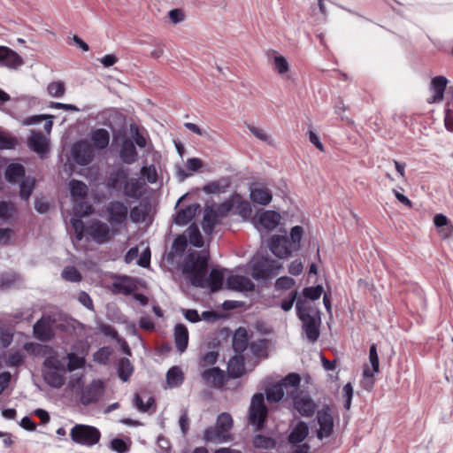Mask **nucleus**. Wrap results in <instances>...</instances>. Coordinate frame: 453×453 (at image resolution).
<instances>
[{"mask_svg":"<svg viewBox=\"0 0 453 453\" xmlns=\"http://www.w3.org/2000/svg\"><path fill=\"white\" fill-rule=\"evenodd\" d=\"M209 257L205 252H188L183 261L182 272L186 274L191 284L196 288H205V276L208 273Z\"/></svg>","mask_w":453,"mask_h":453,"instance_id":"obj_1","label":"nucleus"},{"mask_svg":"<svg viewBox=\"0 0 453 453\" xmlns=\"http://www.w3.org/2000/svg\"><path fill=\"white\" fill-rule=\"evenodd\" d=\"M233 426V418L230 414L223 412L218 416L214 427L205 429L203 440L207 442H222L230 439L229 431Z\"/></svg>","mask_w":453,"mask_h":453,"instance_id":"obj_2","label":"nucleus"},{"mask_svg":"<svg viewBox=\"0 0 453 453\" xmlns=\"http://www.w3.org/2000/svg\"><path fill=\"white\" fill-rule=\"evenodd\" d=\"M70 436L75 443L93 446L99 441L101 434L95 426L78 424L71 429Z\"/></svg>","mask_w":453,"mask_h":453,"instance_id":"obj_3","label":"nucleus"},{"mask_svg":"<svg viewBox=\"0 0 453 453\" xmlns=\"http://www.w3.org/2000/svg\"><path fill=\"white\" fill-rule=\"evenodd\" d=\"M280 264L270 257H261L252 265L251 276L253 279L268 280L278 274Z\"/></svg>","mask_w":453,"mask_h":453,"instance_id":"obj_4","label":"nucleus"},{"mask_svg":"<svg viewBox=\"0 0 453 453\" xmlns=\"http://www.w3.org/2000/svg\"><path fill=\"white\" fill-rule=\"evenodd\" d=\"M268 414L267 407L265 404V398L262 393H256L251 399L249 410V421L257 429L261 428Z\"/></svg>","mask_w":453,"mask_h":453,"instance_id":"obj_5","label":"nucleus"},{"mask_svg":"<svg viewBox=\"0 0 453 453\" xmlns=\"http://www.w3.org/2000/svg\"><path fill=\"white\" fill-rule=\"evenodd\" d=\"M105 390L104 383L101 380H94L84 387L81 392L80 402L88 406L97 403Z\"/></svg>","mask_w":453,"mask_h":453,"instance_id":"obj_6","label":"nucleus"},{"mask_svg":"<svg viewBox=\"0 0 453 453\" xmlns=\"http://www.w3.org/2000/svg\"><path fill=\"white\" fill-rule=\"evenodd\" d=\"M317 421L319 428L317 430V437L319 440L330 437L334 433V418L330 407L325 405L317 411Z\"/></svg>","mask_w":453,"mask_h":453,"instance_id":"obj_7","label":"nucleus"},{"mask_svg":"<svg viewBox=\"0 0 453 453\" xmlns=\"http://www.w3.org/2000/svg\"><path fill=\"white\" fill-rule=\"evenodd\" d=\"M71 154L75 163L88 165L93 160L94 150L87 141L81 140L73 144Z\"/></svg>","mask_w":453,"mask_h":453,"instance_id":"obj_8","label":"nucleus"},{"mask_svg":"<svg viewBox=\"0 0 453 453\" xmlns=\"http://www.w3.org/2000/svg\"><path fill=\"white\" fill-rule=\"evenodd\" d=\"M88 234L96 242L102 244L111 241L112 234L109 226L100 220H95L87 227Z\"/></svg>","mask_w":453,"mask_h":453,"instance_id":"obj_9","label":"nucleus"},{"mask_svg":"<svg viewBox=\"0 0 453 453\" xmlns=\"http://www.w3.org/2000/svg\"><path fill=\"white\" fill-rule=\"evenodd\" d=\"M108 220L111 224H123L128 215L127 206L121 201L114 200L110 202L106 206Z\"/></svg>","mask_w":453,"mask_h":453,"instance_id":"obj_10","label":"nucleus"},{"mask_svg":"<svg viewBox=\"0 0 453 453\" xmlns=\"http://www.w3.org/2000/svg\"><path fill=\"white\" fill-rule=\"evenodd\" d=\"M290 399L294 409L303 417L309 418L315 413L317 404L311 396L298 394Z\"/></svg>","mask_w":453,"mask_h":453,"instance_id":"obj_11","label":"nucleus"},{"mask_svg":"<svg viewBox=\"0 0 453 453\" xmlns=\"http://www.w3.org/2000/svg\"><path fill=\"white\" fill-rule=\"evenodd\" d=\"M300 320L303 323V330L310 342L313 343L317 342L319 337V316L305 314L303 319H301Z\"/></svg>","mask_w":453,"mask_h":453,"instance_id":"obj_12","label":"nucleus"},{"mask_svg":"<svg viewBox=\"0 0 453 453\" xmlns=\"http://www.w3.org/2000/svg\"><path fill=\"white\" fill-rule=\"evenodd\" d=\"M52 323L50 316L42 317L33 326L35 337L42 342L50 341L54 336Z\"/></svg>","mask_w":453,"mask_h":453,"instance_id":"obj_13","label":"nucleus"},{"mask_svg":"<svg viewBox=\"0 0 453 453\" xmlns=\"http://www.w3.org/2000/svg\"><path fill=\"white\" fill-rule=\"evenodd\" d=\"M269 249L279 258H286L291 254V244L287 236L273 235L270 239Z\"/></svg>","mask_w":453,"mask_h":453,"instance_id":"obj_14","label":"nucleus"},{"mask_svg":"<svg viewBox=\"0 0 453 453\" xmlns=\"http://www.w3.org/2000/svg\"><path fill=\"white\" fill-rule=\"evenodd\" d=\"M205 385L210 388H222L226 382V376L223 370L219 367H212L204 370L201 373Z\"/></svg>","mask_w":453,"mask_h":453,"instance_id":"obj_15","label":"nucleus"},{"mask_svg":"<svg viewBox=\"0 0 453 453\" xmlns=\"http://www.w3.org/2000/svg\"><path fill=\"white\" fill-rule=\"evenodd\" d=\"M448 82V79L442 75L435 76L431 80L430 89L434 94L427 99L428 104H438L443 101Z\"/></svg>","mask_w":453,"mask_h":453,"instance_id":"obj_16","label":"nucleus"},{"mask_svg":"<svg viewBox=\"0 0 453 453\" xmlns=\"http://www.w3.org/2000/svg\"><path fill=\"white\" fill-rule=\"evenodd\" d=\"M28 147L42 158L49 152V140L41 132H33L27 140Z\"/></svg>","mask_w":453,"mask_h":453,"instance_id":"obj_17","label":"nucleus"},{"mask_svg":"<svg viewBox=\"0 0 453 453\" xmlns=\"http://www.w3.org/2000/svg\"><path fill=\"white\" fill-rule=\"evenodd\" d=\"M23 64L22 58L14 50L5 46H0V65L17 68Z\"/></svg>","mask_w":453,"mask_h":453,"instance_id":"obj_18","label":"nucleus"},{"mask_svg":"<svg viewBox=\"0 0 453 453\" xmlns=\"http://www.w3.org/2000/svg\"><path fill=\"white\" fill-rule=\"evenodd\" d=\"M226 287L237 291H252L255 288V284L248 277L235 274L230 275L226 279Z\"/></svg>","mask_w":453,"mask_h":453,"instance_id":"obj_19","label":"nucleus"},{"mask_svg":"<svg viewBox=\"0 0 453 453\" xmlns=\"http://www.w3.org/2000/svg\"><path fill=\"white\" fill-rule=\"evenodd\" d=\"M119 157L123 163L127 165L134 164L137 160L138 154L131 139L127 137L123 139L119 150Z\"/></svg>","mask_w":453,"mask_h":453,"instance_id":"obj_20","label":"nucleus"},{"mask_svg":"<svg viewBox=\"0 0 453 453\" xmlns=\"http://www.w3.org/2000/svg\"><path fill=\"white\" fill-rule=\"evenodd\" d=\"M286 391V398L290 399L299 394L298 389L301 383V377L297 373H289L280 381Z\"/></svg>","mask_w":453,"mask_h":453,"instance_id":"obj_21","label":"nucleus"},{"mask_svg":"<svg viewBox=\"0 0 453 453\" xmlns=\"http://www.w3.org/2000/svg\"><path fill=\"white\" fill-rule=\"evenodd\" d=\"M42 374L47 385L53 388H60L65 384V372L55 369H42Z\"/></svg>","mask_w":453,"mask_h":453,"instance_id":"obj_22","label":"nucleus"},{"mask_svg":"<svg viewBox=\"0 0 453 453\" xmlns=\"http://www.w3.org/2000/svg\"><path fill=\"white\" fill-rule=\"evenodd\" d=\"M199 209L200 204L194 203L184 209L179 210L176 213L173 222L178 226L187 225L194 219Z\"/></svg>","mask_w":453,"mask_h":453,"instance_id":"obj_23","label":"nucleus"},{"mask_svg":"<svg viewBox=\"0 0 453 453\" xmlns=\"http://www.w3.org/2000/svg\"><path fill=\"white\" fill-rule=\"evenodd\" d=\"M123 194L129 198L140 199L143 195V183L138 179L127 178L123 187Z\"/></svg>","mask_w":453,"mask_h":453,"instance_id":"obj_24","label":"nucleus"},{"mask_svg":"<svg viewBox=\"0 0 453 453\" xmlns=\"http://www.w3.org/2000/svg\"><path fill=\"white\" fill-rule=\"evenodd\" d=\"M206 285L211 292H217L222 288L224 281L223 271L219 268H212L209 275L205 276Z\"/></svg>","mask_w":453,"mask_h":453,"instance_id":"obj_25","label":"nucleus"},{"mask_svg":"<svg viewBox=\"0 0 453 453\" xmlns=\"http://www.w3.org/2000/svg\"><path fill=\"white\" fill-rule=\"evenodd\" d=\"M219 213L212 207L207 206L204 209L202 223L203 230L206 234H211L219 222Z\"/></svg>","mask_w":453,"mask_h":453,"instance_id":"obj_26","label":"nucleus"},{"mask_svg":"<svg viewBox=\"0 0 453 453\" xmlns=\"http://www.w3.org/2000/svg\"><path fill=\"white\" fill-rule=\"evenodd\" d=\"M174 342L177 349L182 353L188 344V331L185 325L177 324L174 327Z\"/></svg>","mask_w":453,"mask_h":453,"instance_id":"obj_27","label":"nucleus"},{"mask_svg":"<svg viewBox=\"0 0 453 453\" xmlns=\"http://www.w3.org/2000/svg\"><path fill=\"white\" fill-rule=\"evenodd\" d=\"M273 198L272 192L263 187H252L250 188V199L253 203L266 205Z\"/></svg>","mask_w":453,"mask_h":453,"instance_id":"obj_28","label":"nucleus"},{"mask_svg":"<svg viewBox=\"0 0 453 453\" xmlns=\"http://www.w3.org/2000/svg\"><path fill=\"white\" fill-rule=\"evenodd\" d=\"M188 247V240L186 234L178 235L171 247V250L168 253V259L173 260L175 257H180L183 255L184 251Z\"/></svg>","mask_w":453,"mask_h":453,"instance_id":"obj_29","label":"nucleus"},{"mask_svg":"<svg viewBox=\"0 0 453 453\" xmlns=\"http://www.w3.org/2000/svg\"><path fill=\"white\" fill-rule=\"evenodd\" d=\"M42 369H55L65 372L64 359L59 358L58 354L52 349H50L42 363Z\"/></svg>","mask_w":453,"mask_h":453,"instance_id":"obj_30","label":"nucleus"},{"mask_svg":"<svg viewBox=\"0 0 453 453\" xmlns=\"http://www.w3.org/2000/svg\"><path fill=\"white\" fill-rule=\"evenodd\" d=\"M309 427L304 421H299L288 435L290 444L301 443L308 435Z\"/></svg>","mask_w":453,"mask_h":453,"instance_id":"obj_31","label":"nucleus"},{"mask_svg":"<svg viewBox=\"0 0 453 453\" xmlns=\"http://www.w3.org/2000/svg\"><path fill=\"white\" fill-rule=\"evenodd\" d=\"M127 178L128 173L127 170L122 168L118 169L110 174L106 186L110 189H119L122 185H125Z\"/></svg>","mask_w":453,"mask_h":453,"instance_id":"obj_32","label":"nucleus"},{"mask_svg":"<svg viewBox=\"0 0 453 453\" xmlns=\"http://www.w3.org/2000/svg\"><path fill=\"white\" fill-rule=\"evenodd\" d=\"M280 220V213L274 211H265L259 216L260 225L267 230L274 229L279 225Z\"/></svg>","mask_w":453,"mask_h":453,"instance_id":"obj_33","label":"nucleus"},{"mask_svg":"<svg viewBox=\"0 0 453 453\" xmlns=\"http://www.w3.org/2000/svg\"><path fill=\"white\" fill-rule=\"evenodd\" d=\"M244 372V359L242 356H234L227 364V374L230 378H239Z\"/></svg>","mask_w":453,"mask_h":453,"instance_id":"obj_34","label":"nucleus"},{"mask_svg":"<svg viewBox=\"0 0 453 453\" xmlns=\"http://www.w3.org/2000/svg\"><path fill=\"white\" fill-rule=\"evenodd\" d=\"M4 176L8 182L16 183L19 179L26 177L25 167L21 164L12 163L6 167Z\"/></svg>","mask_w":453,"mask_h":453,"instance_id":"obj_35","label":"nucleus"},{"mask_svg":"<svg viewBox=\"0 0 453 453\" xmlns=\"http://www.w3.org/2000/svg\"><path fill=\"white\" fill-rule=\"evenodd\" d=\"M248 345V334L244 328H238L233 336V349L236 353L243 352Z\"/></svg>","mask_w":453,"mask_h":453,"instance_id":"obj_36","label":"nucleus"},{"mask_svg":"<svg viewBox=\"0 0 453 453\" xmlns=\"http://www.w3.org/2000/svg\"><path fill=\"white\" fill-rule=\"evenodd\" d=\"M91 141L96 149L104 150L108 147L110 142L109 132L104 128L96 129L91 135Z\"/></svg>","mask_w":453,"mask_h":453,"instance_id":"obj_37","label":"nucleus"},{"mask_svg":"<svg viewBox=\"0 0 453 453\" xmlns=\"http://www.w3.org/2000/svg\"><path fill=\"white\" fill-rule=\"evenodd\" d=\"M183 234H186L187 240L191 245L198 248L203 246V238L196 224L190 225Z\"/></svg>","mask_w":453,"mask_h":453,"instance_id":"obj_38","label":"nucleus"},{"mask_svg":"<svg viewBox=\"0 0 453 453\" xmlns=\"http://www.w3.org/2000/svg\"><path fill=\"white\" fill-rule=\"evenodd\" d=\"M434 226L440 230V234L442 238L449 237L452 233V226L449 223L448 218L443 214H436L434 218Z\"/></svg>","mask_w":453,"mask_h":453,"instance_id":"obj_39","label":"nucleus"},{"mask_svg":"<svg viewBox=\"0 0 453 453\" xmlns=\"http://www.w3.org/2000/svg\"><path fill=\"white\" fill-rule=\"evenodd\" d=\"M134 372V366L130 360L127 357H122L118 363V375L119 378L126 382L129 380Z\"/></svg>","mask_w":453,"mask_h":453,"instance_id":"obj_40","label":"nucleus"},{"mask_svg":"<svg viewBox=\"0 0 453 453\" xmlns=\"http://www.w3.org/2000/svg\"><path fill=\"white\" fill-rule=\"evenodd\" d=\"M35 186V178L33 176H26L21 180L19 196L21 199L27 201L33 193Z\"/></svg>","mask_w":453,"mask_h":453,"instance_id":"obj_41","label":"nucleus"},{"mask_svg":"<svg viewBox=\"0 0 453 453\" xmlns=\"http://www.w3.org/2000/svg\"><path fill=\"white\" fill-rule=\"evenodd\" d=\"M184 374L178 366L170 368L166 373V381L171 388H175L182 384Z\"/></svg>","mask_w":453,"mask_h":453,"instance_id":"obj_42","label":"nucleus"},{"mask_svg":"<svg viewBox=\"0 0 453 453\" xmlns=\"http://www.w3.org/2000/svg\"><path fill=\"white\" fill-rule=\"evenodd\" d=\"M265 393L266 399L270 403H278L283 398L284 395H286V391L280 382L269 387Z\"/></svg>","mask_w":453,"mask_h":453,"instance_id":"obj_43","label":"nucleus"},{"mask_svg":"<svg viewBox=\"0 0 453 453\" xmlns=\"http://www.w3.org/2000/svg\"><path fill=\"white\" fill-rule=\"evenodd\" d=\"M69 188L73 197L85 198L88 195V187L81 180H71Z\"/></svg>","mask_w":453,"mask_h":453,"instance_id":"obj_44","label":"nucleus"},{"mask_svg":"<svg viewBox=\"0 0 453 453\" xmlns=\"http://www.w3.org/2000/svg\"><path fill=\"white\" fill-rule=\"evenodd\" d=\"M267 346V340L260 339L256 342H252L249 345V349L257 357H266Z\"/></svg>","mask_w":453,"mask_h":453,"instance_id":"obj_45","label":"nucleus"},{"mask_svg":"<svg viewBox=\"0 0 453 453\" xmlns=\"http://www.w3.org/2000/svg\"><path fill=\"white\" fill-rule=\"evenodd\" d=\"M68 363L65 367V372H73L77 369L84 367L86 360L83 357H79L74 353L67 354Z\"/></svg>","mask_w":453,"mask_h":453,"instance_id":"obj_46","label":"nucleus"},{"mask_svg":"<svg viewBox=\"0 0 453 453\" xmlns=\"http://www.w3.org/2000/svg\"><path fill=\"white\" fill-rule=\"evenodd\" d=\"M246 127L256 138L269 145L273 144V140L271 136L264 128L256 127L251 124H246Z\"/></svg>","mask_w":453,"mask_h":453,"instance_id":"obj_47","label":"nucleus"},{"mask_svg":"<svg viewBox=\"0 0 453 453\" xmlns=\"http://www.w3.org/2000/svg\"><path fill=\"white\" fill-rule=\"evenodd\" d=\"M61 276L65 280L70 282H80L82 280L81 273L74 266H65Z\"/></svg>","mask_w":453,"mask_h":453,"instance_id":"obj_48","label":"nucleus"},{"mask_svg":"<svg viewBox=\"0 0 453 453\" xmlns=\"http://www.w3.org/2000/svg\"><path fill=\"white\" fill-rule=\"evenodd\" d=\"M47 91L52 97H62L65 92V83L61 81H52L48 85Z\"/></svg>","mask_w":453,"mask_h":453,"instance_id":"obj_49","label":"nucleus"},{"mask_svg":"<svg viewBox=\"0 0 453 453\" xmlns=\"http://www.w3.org/2000/svg\"><path fill=\"white\" fill-rule=\"evenodd\" d=\"M253 445L260 449H273L276 445L275 441L268 436L257 434L253 439Z\"/></svg>","mask_w":453,"mask_h":453,"instance_id":"obj_50","label":"nucleus"},{"mask_svg":"<svg viewBox=\"0 0 453 453\" xmlns=\"http://www.w3.org/2000/svg\"><path fill=\"white\" fill-rule=\"evenodd\" d=\"M19 280V276L15 273L7 272L0 275V288L5 289L13 286Z\"/></svg>","mask_w":453,"mask_h":453,"instance_id":"obj_51","label":"nucleus"},{"mask_svg":"<svg viewBox=\"0 0 453 453\" xmlns=\"http://www.w3.org/2000/svg\"><path fill=\"white\" fill-rule=\"evenodd\" d=\"M227 181H211L203 188V190L207 194H220L225 191L228 187Z\"/></svg>","mask_w":453,"mask_h":453,"instance_id":"obj_52","label":"nucleus"},{"mask_svg":"<svg viewBox=\"0 0 453 453\" xmlns=\"http://www.w3.org/2000/svg\"><path fill=\"white\" fill-rule=\"evenodd\" d=\"M323 290L324 289L321 285H318L316 287H307L303 288V295L305 298L315 301L320 297Z\"/></svg>","mask_w":453,"mask_h":453,"instance_id":"obj_53","label":"nucleus"},{"mask_svg":"<svg viewBox=\"0 0 453 453\" xmlns=\"http://www.w3.org/2000/svg\"><path fill=\"white\" fill-rule=\"evenodd\" d=\"M51 119H52L51 116H48V117L43 116V115L32 116L28 119V124H31V125L37 124V123L41 122L42 120H45L43 128L48 134H50L51 131V128H52V125H53Z\"/></svg>","mask_w":453,"mask_h":453,"instance_id":"obj_54","label":"nucleus"},{"mask_svg":"<svg viewBox=\"0 0 453 453\" xmlns=\"http://www.w3.org/2000/svg\"><path fill=\"white\" fill-rule=\"evenodd\" d=\"M273 65L280 74L286 73L289 68L287 59L280 55H275L273 57Z\"/></svg>","mask_w":453,"mask_h":453,"instance_id":"obj_55","label":"nucleus"},{"mask_svg":"<svg viewBox=\"0 0 453 453\" xmlns=\"http://www.w3.org/2000/svg\"><path fill=\"white\" fill-rule=\"evenodd\" d=\"M361 386L364 389L371 391L374 386V378L372 372L365 368L363 372V379L361 380Z\"/></svg>","mask_w":453,"mask_h":453,"instance_id":"obj_56","label":"nucleus"},{"mask_svg":"<svg viewBox=\"0 0 453 453\" xmlns=\"http://www.w3.org/2000/svg\"><path fill=\"white\" fill-rule=\"evenodd\" d=\"M73 209L75 215L79 217L88 216L92 212V206L85 202L75 203Z\"/></svg>","mask_w":453,"mask_h":453,"instance_id":"obj_57","label":"nucleus"},{"mask_svg":"<svg viewBox=\"0 0 453 453\" xmlns=\"http://www.w3.org/2000/svg\"><path fill=\"white\" fill-rule=\"evenodd\" d=\"M71 225L74 230L76 239L78 241H81L83 238V233H84V224H83L82 220L81 219L72 218Z\"/></svg>","mask_w":453,"mask_h":453,"instance_id":"obj_58","label":"nucleus"},{"mask_svg":"<svg viewBox=\"0 0 453 453\" xmlns=\"http://www.w3.org/2000/svg\"><path fill=\"white\" fill-rule=\"evenodd\" d=\"M111 449L118 453H126L129 450V446L124 440L115 438L111 441Z\"/></svg>","mask_w":453,"mask_h":453,"instance_id":"obj_59","label":"nucleus"},{"mask_svg":"<svg viewBox=\"0 0 453 453\" xmlns=\"http://www.w3.org/2000/svg\"><path fill=\"white\" fill-rule=\"evenodd\" d=\"M141 174L145 177L150 183H155L157 181V171L153 165L143 166L141 169Z\"/></svg>","mask_w":453,"mask_h":453,"instance_id":"obj_60","label":"nucleus"},{"mask_svg":"<svg viewBox=\"0 0 453 453\" xmlns=\"http://www.w3.org/2000/svg\"><path fill=\"white\" fill-rule=\"evenodd\" d=\"M369 360L372 367L373 372H379V357L377 353V347L375 344H372L369 349Z\"/></svg>","mask_w":453,"mask_h":453,"instance_id":"obj_61","label":"nucleus"},{"mask_svg":"<svg viewBox=\"0 0 453 453\" xmlns=\"http://www.w3.org/2000/svg\"><path fill=\"white\" fill-rule=\"evenodd\" d=\"M218 356V353L215 351L207 352L202 357L200 360V365L205 367L214 365L217 362Z\"/></svg>","mask_w":453,"mask_h":453,"instance_id":"obj_62","label":"nucleus"},{"mask_svg":"<svg viewBox=\"0 0 453 453\" xmlns=\"http://www.w3.org/2000/svg\"><path fill=\"white\" fill-rule=\"evenodd\" d=\"M115 290L119 293L129 295L134 290V286L129 282L121 281L113 284Z\"/></svg>","mask_w":453,"mask_h":453,"instance_id":"obj_63","label":"nucleus"},{"mask_svg":"<svg viewBox=\"0 0 453 453\" xmlns=\"http://www.w3.org/2000/svg\"><path fill=\"white\" fill-rule=\"evenodd\" d=\"M294 285V279L288 276L280 277L275 282V287L279 289H290Z\"/></svg>","mask_w":453,"mask_h":453,"instance_id":"obj_64","label":"nucleus"}]
</instances>
